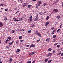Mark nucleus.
<instances>
[{
    "label": "nucleus",
    "mask_w": 63,
    "mask_h": 63,
    "mask_svg": "<svg viewBox=\"0 0 63 63\" xmlns=\"http://www.w3.org/2000/svg\"><path fill=\"white\" fill-rule=\"evenodd\" d=\"M50 40V39L49 38H47L46 40V41L47 42H49Z\"/></svg>",
    "instance_id": "1"
},
{
    "label": "nucleus",
    "mask_w": 63,
    "mask_h": 63,
    "mask_svg": "<svg viewBox=\"0 0 63 63\" xmlns=\"http://www.w3.org/2000/svg\"><path fill=\"white\" fill-rule=\"evenodd\" d=\"M52 53H48L47 54V56H51V55H52Z\"/></svg>",
    "instance_id": "2"
},
{
    "label": "nucleus",
    "mask_w": 63,
    "mask_h": 63,
    "mask_svg": "<svg viewBox=\"0 0 63 63\" xmlns=\"http://www.w3.org/2000/svg\"><path fill=\"white\" fill-rule=\"evenodd\" d=\"M36 53V52H32L30 54H29V55H32L33 54H34V53Z\"/></svg>",
    "instance_id": "3"
},
{
    "label": "nucleus",
    "mask_w": 63,
    "mask_h": 63,
    "mask_svg": "<svg viewBox=\"0 0 63 63\" xmlns=\"http://www.w3.org/2000/svg\"><path fill=\"white\" fill-rule=\"evenodd\" d=\"M49 24V22H46V23L45 24V26H47L48 25V24Z\"/></svg>",
    "instance_id": "4"
},
{
    "label": "nucleus",
    "mask_w": 63,
    "mask_h": 63,
    "mask_svg": "<svg viewBox=\"0 0 63 63\" xmlns=\"http://www.w3.org/2000/svg\"><path fill=\"white\" fill-rule=\"evenodd\" d=\"M53 11L54 12H56L57 13V12H58V9H54L53 10Z\"/></svg>",
    "instance_id": "5"
},
{
    "label": "nucleus",
    "mask_w": 63,
    "mask_h": 63,
    "mask_svg": "<svg viewBox=\"0 0 63 63\" xmlns=\"http://www.w3.org/2000/svg\"><path fill=\"white\" fill-rule=\"evenodd\" d=\"M3 25V24L2 22L0 23V27H2Z\"/></svg>",
    "instance_id": "6"
},
{
    "label": "nucleus",
    "mask_w": 63,
    "mask_h": 63,
    "mask_svg": "<svg viewBox=\"0 0 63 63\" xmlns=\"http://www.w3.org/2000/svg\"><path fill=\"white\" fill-rule=\"evenodd\" d=\"M7 39H9V40H11V37L10 36H8L7 37Z\"/></svg>",
    "instance_id": "7"
},
{
    "label": "nucleus",
    "mask_w": 63,
    "mask_h": 63,
    "mask_svg": "<svg viewBox=\"0 0 63 63\" xmlns=\"http://www.w3.org/2000/svg\"><path fill=\"white\" fill-rule=\"evenodd\" d=\"M12 61V58H10L9 60V63H11Z\"/></svg>",
    "instance_id": "8"
},
{
    "label": "nucleus",
    "mask_w": 63,
    "mask_h": 63,
    "mask_svg": "<svg viewBox=\"0 0 63 63\" xmlns=\"http://www.w3.org/2000/svg\"><path fill=\"white\" fill-rule=\"evenodd\" d=\"M34 47V45L33 44H32L30 47V48H31V47Z\"/></svg>",
    "instance_id": "9"
},
{
    "label": "nucleus",
    "mask_w": 63,
    "mask_h": 63,
    "mask_svg": "<svg viewBox=\"0 0 63 63\" xmlns=\"http://www.w3.org/2000/svg\"><path fill=\"white\" fill-rule=\"evenodd\" d=\"M42 4V2L41 1H40L39 2V3L38 4V6H40V5Z\"/></svg>",
    "instance_id": "10"
},
{
    "label": "nucleus",
    "mask_w": 63,
    "mask_h": 63,
    "mask_svg": "<svg viewBox=\"0 0 63 63\" xmlns=\"http://www.w3.org/2000/svg\"><path fill=\"white\" fill-rule=\"evenodd\" d=\"M35 17L36 18H35L37 20L38 19V18H39V16H38L37 15L35 16Z\"/></svg>",
    "instance_id": "11"
},
{
    "label": "nucleus",
    "mask_w": 63,
    "mask_h": 63,
    "mask_svg": "<svg viewBox=\"0 0 63 63\" xmlns=\"http://www.w3.org/2000/svg\"><path fill=\"white\" fill-rule=\"evenodd\" d=\"M49 19V16H47V17L46 18V20H47L48 19Z\"/></svg>",
    "instance_id": "12"
},
{
    "label": "nucleus",
    "mask_w": 63,
    "mask_h": 63,
    "mask_svg": "<svg viewBox=\"0 0 63 63\" xmlns=\"http://www.w3.org/2000/svg\"><path fill=\"white\" fill-rule=\"evenodd\" d=\"M37 35L38 36H40V37H42V36H41V34H40V33H38Z\"/></svg>",
    "instance_id": "13"
},
{
    "label": "nucleus",
    "mask_w": 63,
    "mask_h": 63,
    "mask_svg": "<svg viewBox=\"0 0 63 63\" xmlns=\"http://www.w3.org/2000/svg\"><path fill=\"white\" fill-rule=\"evenodd\" d=\"M4 20H5V21L7 20H8V18H7V17H6L4 18Z\"/></svg>",
    "instance_id": "14"
},
{
    "label": "nucleus",
    "mask_w": 63,
    "mask_h": 63,
    "mask_svg": "<svg viewBox=\"0 0 63 63\" xmlns=\"http://www.w3.org/2000/svg\"><path fill=\"white\" fill-rule=\"evenodd\" d=\"M19 39H22V36H20L19 37Z\"/></svg>",
    "instance_id": "15"
},
{
    "label": "nucleus",
    "mask_w": 63,
    "mask_h": 63,
    "mask_svg": "<svg viewBox=\"0 0 63 63\" xmlns=\"http://www.w3.org/2000/svg\"><path fill=\"white\" fill-rule=\"evenodd\" d=\"M57 36L56 35H54L53 36V39H55V38Z\"/></svg>",
    "instance_id": "16"
},
{
    "label": "nucleus",
    "mask_w": 63,
    "mask_h": 63,
    "mask_svg": "<svg viewBox=\"0 0 63 63\" xmlns=\"http://www.w3.org/2000/svg\"><path fill=\"white\" fill-rule=\"evenodd\" d=\"M48 60V59H45V62H47V61Z\"/></svg>",
    "instance_id": "17"
},
{
    "label": "nucleus",
    "mask_w": 63,
    "mask_h": 63,
    "mask_svg": "<svg viewBox=\"0 0 63 63\" xmlns=\"http://www.w3.org/2000/svg\"><path fill=\"white\" fill-rule=\"evenodd\" d=\"M37 20H38L37 19H36V18H35L33 19V21H37Z\"/></svg>",
    "instance_id": "18"
},
{
    "label": "nucleus",
    "mask_w": 63,
    "mask_h": 63,
    "mask_svg": "<svg viewBox=\"0 0 63 63\" xmlns=\"http://www.w3.org/2000/svg\"><path fill=\"white\" fill-rule=\"evenodd\" d=\"M17 52H18L20 51V49H19L18 48L17 49Z\"/></svg>",
    "instance_id": "19"
},
{
    "label": "nucleus",
    "mask_w": 63,
    "mask_h": 63,
    "mask_svg": "<svg viewBox=\"0 0 63 63\" xmlns=\"http://www.w3.org/2000/svg\"><path fill=\"white\" fill-rule=\"evenodd\" d=\"M38 31H36L34 32V34H38Z\"/></svg>",
    "instance_id": "20"
},
{
    "label": "nucleus",
    "mask_w": 63,
    "mask_h": 63,
    "mask_svg": "<svg viewBox=\"0 0 63 63\" xmlns=\"http://www.w3.org/2000/svg\"><path fill=\"white\" fill-rule=\"evenodd\" d=\"M8 41H10V40H9V39H7L6 40V41H5L6 43H7V42H8Z\"/></svg>",
    "instance_id": "21"
},
{
    "label": "nucleus",
    "mask_w": 63,
    "mask_h": 63,
    "mask_svg": "<svg viewBox=\"0 0 63 63\" xmlns=\"http://www.w3.org/2000/svg\"><path fill=\"white\" fill-rule=\"evenodd\" d=\"M60 47V45H57V47Z\"/></svg>",
    "instance_id": "22"
},
{
    "label": "nucleus",
    "mask_w": 63,
    "mask_h": 63,
    "mask_svg": "<svg viewBox=\"0 0 63 63\" xmlns=\"http://www.w3.org/2000/svg\"><path fill=\"white\" fill-rule=\"evenodd\" d=\"M49 51H51L52 50V49L51 48H49L48 49Z\"/></svg>",
    "instance_id": "23"
},
{
    "label": "nucleus",
    "mask_w": 63,
    "mask_h": 63,
    "mask_svg": "<svg viewBox=\"0 0 63 63\" xmlns=\"http://www.w3.org/2000/svg\"><path fill=\"white\" fill-rule=\"evenodd\" d=\"M56 40H57V38H55V39H54L53 40V42H55L56 41Z\"/></svg>",
    "instance_id": "24"
},
{
    "label": "nucleus",
    "mask_w": 63,
    "mask_h": 63,
    "mask_svg": "<svg viewBox=\"0 0 63 63\" xmlns=\"http://www.w3.org/2000/svg\"><path fill=\"white\" fill-rule=\"evenodd\" d=\"M51 61H52V60H50L49 61H48V63H51Z\"/></svg>",
    "instance_id": "25"
},
{
    "label": "nucleus",
    "mask_w": 63,
    "mask_h": 63,
    "mask_svg": "<svg viewBox=\"0 0 63 63\" xmlns=\"http://www.w3.org/2000/svg\"><path fill=\"white\" fill-rule=\"evenodd\" d=\"M61 54V52H59V53L57 54V55H60Z\"/></svg>",
    "instance_id": "26"
},
{
    "label": "nucleus",
    "mask_w": 63,
    "mask_h": 63,
    "mask_svg": "<svg viewBox=\"0 0 63 63\" xmlns=\"http://www.w3.org/2000/svg\"><path fill=\"white\" fill-rule=\"evenodd\" d=\"M28 32L29 33H30L31 32V30L28 31Z\"/></svg>",
    "instance_id": "27"
},
{
    "label": "nucleus",
    "mask_w": 63,
    "mask_h": 63,
    "mask_svg": "<svg viewBox=\"0 0 63 63\" xmlns=\"http://www.w3.org/2000/svg\"><path fill=\"white\" fill-rule=\"evenodd\" d=\"M30 6H31V5L30 4H29L28 5V7L29 8H30Z\"/></svg>",
    "instance_id": "28"
},
{
    "label": "nucleus",
    "mask_w": 63,
    "mask_h": 63,
    "mask_svg": "<svg viewBox=\"0 0 63 63\" xmlns=\"http://www.w3.org/2000/svg\"><path fill=\"white\" fill-rule=\"evenodd\" d=\"M31 63V61H29L28 62H27L26 63Z\"/></svg>",
    "instance_id": "29"
},
{
    "label": "nucleus",
    "mask_w": 63,
    "mask_h": 63,
    "mask_svg": "<svg viewBox=\"0 0 63 63\" xmlns=\"http://www.w3.org/2000/svg\"><path fill=\"white\" fill-rule=\"evenodd\" d=\"M16 19V18H15V19L14 20V21H15H15H19V20H17V19Z\"/></svg>",
    "instance_id": "30"
},
{
    "label": "nucleus",
    "mask_w": 63,
    "mask_h": 63,
    "mask_svg": "<svg viewBox=\"0 0 63 63\" xmlns=\"http://www.w3.org/2000/svg\"><path fill=\"white\" fill-rule=\"evenodd\" d=\"M4 6V4L3 3H2L0 5V6Z\"/></svg>",
    "instance_id": "31"
},
{
    "label": "nucleus",
    "mask_w": 63,
    "mask_h": 63,
    "mask_svg": "<svg viewBox=\"0 0 63 63\" xmlns=\"http://www.w3.org/2000/svg\"><path fill=\"white\" fill-rule=\"evenodd\" d=\"M57 18H58V19H59V18H60V16H58L57 17Z\"/></svg>",
    "instance_id": "32"
},
{
    "label": "nucleus",
    "mask_w": 63,
    "mask_h": 63,
    "mask_svg": "<svg viewBox=\"0 0 63 63\" xmlns=\"http://www.w3.org/2000/svg\"><path fill=\"white\" fill-rule=\"evenodd\" d=\"M8 10V9L7 8H6L4 9V11H7Z\"/></svg>",
    "instance_id": "33"
},
{
    "label": "nucleus",
    "mask_w": 63,
    "mask_h": 63,
    "mask_svg": "<svg viewBox=\"0 0 63 63\" xmlns=\"http://www.w3.org/2000/svg\"><path fill=\"white\" fill-rule=\"evenodd\" d=\"M23 20V18H21L19 20V21H21V20Z\"/></svg>",
    "instance_id": "34"
},
{
    "label": "nucleus",
    "mask_w": 63,
    "mask_h": 63,
    "mask_svg": "<svg viewBox=\"0 0 63 63\" xmlns=\"http://www.w3.org/2000/svg\"><path fill=\"white\" fill-rule=\"evenodd\" d=\"M35 26V25H34V24H33L31 26V27H33L34 26Z\"/></svg>",
    "instance_id": "35"
},
{
    "label": "nucleus",
    "mask_w": 63,
    "mask_h": 63,
    "mask_svg": "<svg viewBox=\"0 0 63 63\" xmlns=\"http://www.w3.org/2000/svg\"><path fill=\"white\" fill-rule=\"evenodd\" d=\"M40 41V39H39L38 40H37L36 41V42H37V43H38V42H39Z\"/></svg>",
    "instance_id": "36"
},
{
    "label": "nucleus",
    "mask_w": 63,
    "mask_h": 63,
    "mask_svg": "<svg viewBox=\"0 0 63 63\" xmlns=\"http://www.w3.org/2000/svg\"><path fill=\"white\" fill-rule=\"evenodd\" d=\"M43 5L44 6H46V3H44L43 4Z\"/></svg>",
    "instance_id": "37"
},
{
    "label": "nucleus",
    "mask_w": 63,
    "mask_h": 63,
    "mask_svg": "<svg viewBox=\"0 0 63 63\" xmlns=\"http://www.w3.org/2000/svg\"><path fill=\"white\" fill-rule=\"evenodd\" d=\"M26 6V5L24 3V5H23V7H25Z\"/></svg>",
    "instance_id": "38"
},
{
    "label": "nucleus",
    "mask_w": 63,
    "mask_h": 63,
    "mask_svg": "<svg viewBox=\"0 0 63 63\" xmlns=\"http://www.w3.org/2000/svg\"><path fill=\"white\" fill-rule=\"evenodd\" d=\"M9 46H6V48H8L9 47Z\"/></svg>",
    "instance_id": "39"
},
{
    "label": "nucleus",
    "mask_w": 63,
    "mask_h": 63,
    "mask_svg": "<svg viewBox=\"0 0 63 63\" xmlns=\"http://www.w3.org/2000/svg\"><path fill=\"white\" fill-rule=\"evenodd\" d=\"M38 5H36V9H38Z\"/></svg>",
    "instance_id": "40"
},
{
    "label": "nucleus",
    "mask_w": 63,
    "mask_h": 63,
    "mask_svg": "<svg viewBox=\"0 0 63 63\" xmlns=\"http://www.w3.org/2000/svg\"><path fill=\"white\" fill-rule=\"evenodd\" d=\"M61 56H63V53H62L61 54Z\"/></svg>",
    "instance_id": "41"
},
{
    "label": "nucleus",
    "mask_w": 63,
    "mask_h": 63,
    "mask_svg": "<svg viewBox=\"0 0 63 63\" xmlns=\"http://www.w3.org/2000/svg\"><path fill=\"white\" fill-rule=\"evenodd\" d=\"M15 32V30H12V33H14Z\"/></svg>",
    "instance_id": "42"
},
{
    "label": "nucleus",
    "mask_w": 63,
    "mask_h": 63,
    "mask_svg": "<svg viewBox=\"0 0 63 63\" xmlns=\"http://www.w3.org/2000/svg\"><path fill=\"white\" fill-rule=\"evenodd\" d=\"M30 18L31 19H32V16H31L30 17Z\"/></svg>",
    "instance_id": "43"
},
{
    "label": "nucleus",
    "mask_w": 63,
    "mask_h": 63,
    "mask_svg": "<svg viewBox=\"0 0 63 63\" xmlns=\"http://www.w3.org/2000/svg\"><path fill=\"white\" fill-rule=\"evenodd\" d=\"M52 30H53V29H54V27H52V28H51Z\"/></svg>",
    "instance_id": "44"
},
{
    "label": "nucleus",
    "mask_w": 63,
    "mask_h": 63,
    "mask_svg": "<svg viewBox=\"0 0 63 63\" xmlns=\"http://www.w3.org/2000/svg\"><path fill=\"white\" fill-rule=\"evenodd\" d=\"M54 34V32H53L51 33V34L53 35V34Z\"/></svg>",
    "instance_id": "45"
},
{
    "label": "nucleus",
    "mask_w": 63,
    "mask_h": 63,
    "mask_svg": "<svg viewBox=\"0 0 63 63\" xmlns=\"http://www.w3.org/2000/svg\"><path fill=\"white\" fill-rule=\"evenodd\" d=\"M9 45H12V43L11 42L9 44Z\"/></svg>",
    "instance_id": "46"
},
{
    "label": "nucleus",
    "mask_w": 63,
    "mask_h": 63,
    "mask_svg": "<svg viewBox=\"0 0 63 63\" xmlns=\"http://www.w3.org/2000/svg\"><path fill=\"white\" fill-rule=\"evenodd\" d=\"M24 29H22V30H21V31H24Z\"/></svg>",
    "instance_id": "47"
},
{
    "label": "nucleus",
    "mask_w": 63,
    "mask_h": 63,
    "mask_svg": "<svg viewBox=\"0 0 63 63\" xmlns=\"http://www.w3.org/2000/svg\"><path fill=\"white\" fill-rule=\"evenodd\" d=\"M32 19H29V20L31 21L32 20Z\"/></svg>",
    "instance_id": "48"
},
{
    "label": "nucleus",
    "mask_w": 63,
    "mask_h": 63,
    "mask_svg": "<svg viewBox=\"0 0 63 63\" xmlns=\"http://www.w3.org/2000/svg\"><path fill=\"white\" fill-rule=\"evenodd\" d=\"M57 43H56V44H54V46H56V45H57Z\"/></svg>",
    "instance_id": "49"
},
{
    "label": "nucleus",
    "mask_w": 63,
    "mask_h": 63,
    "mask_svg": "<svg viewBox=\"0 0 63 63\" xmlns=\"http://www.w3.org/2000/svg\"><path fill=\"white\" fill-rule=\"evenodd\" d=\"M46 13V12H44L43 14L42 15H44Z\"/></svg>",
    "instance_id": "50"
},
{
    "label": "nucleus",
    "mask_w": 63,
    "mask_h": 63,
    "mask_svg": "<svg viewBox=\"0 0 63 63\" xmlns=\"http://www.w3.org/2000/svg\"><path fill=\"white\" fill-rule=\"evenodd\" d=\"M53 53H55V51L53 50L52 51Z\"/></svg>",
    "instance_id": "51"
},
{
    "label": "nucleus",
    "mask_w": 63,
    "mask_h": 63,
    "mask_svg": "<svg viewBox=\"0 0 63 63\" xmlns=\"http://www.w3.org/2000/svg\"><path fill=\"white\" fill-rule=\"evenodd\" d=\"M60 30V29H59L58 30H57V32H58Z\"/></svg>",
    "instance_id": "52"
},
{
    "label": "nucleus",
    "mask_w": 63,
    "mask_h": 63,
    "mask_svg": "<svg viewBox=\"0 0 63 63\" xmlns=\"http://www.w3.org/2000/svg\"><path fill=\"white\" fill-rule=\"evenodd\" d=\"M15 10H17V8H15Z\"/></svg>",
    "instance_id": "53"
},
{
    "label": "nucleus",
    "mask_w": 63,
    "mask_h": 63,
    "mask_svg": "<svg viewBox=\"0 0 63 63\" xmlns=\"http://www.w3.org/2000/svg\"><path fill=\"white\" fill-rule=\"evenodd\" d=\"M19 12V11H17L16 13H18V12Z\"/></svg>",
    "instance_id": "54"
},
{
    "label": "nucleus",
    "mask_w": 63,
    "mask_h": 63,
    "mask_svg": "<svg viewBox=\"0 0 63 63\" xmlns=\"http://www.w3.org/2000/svg\"><path fill=\"white\" fill-rule=\"evenodd\" d=\"M14 42H15V41H13L12 42H11V43L12 44H13V43H14Z\"/></svg>",
    "instance_id": "55"
},
{
    "label": "nucleus",
    "mask_w": 63,
    "mask_h": 63,
    "mask_svg": "<svg viewBox=\"0 0 63 63\" xmlns=\"http://www.w3.org/2000/svg\"><path fill=\"white\" fill-rule=\"evenodd\" d=\"M20 42H23V40H21Z\"/></svg>",
    "instance_id": "56"
},
{
    "label": "nucleus",
    "mask_w": 63,
    "mask_h": 63,
    "mask_svg": "<svg viewBox=\"0 0 63 63\" xmlns=\"http://www.w3.org/2000/svg\"><path fill=\"white\" fill-rule=\"evenodd\" d=\"M32 1H33V2H35L36 1V0H32Z\"/></svg>",
    "instance_id": "57"
},
{
    "label": "nucleus",
    "mask_w": 63,
    "mask_h": 63,
    "mask_svg": "<svg viewBox=\"0 0 63 63\" xmlns=\"http://www.w3.org/2000/svg\"><path fill=\"white\" fill-rule=\"evenodd\" d=\"M1 41H2V40H0V44L1 43Z\"/></svg>",
    "instance_id": "58"
},
{
    "label": "nucleus",
    "mask_w": 63,
    "mask_h": 63,
    "mask_svg": "<svg viewBox=\"0 0 63 63\" xmlns=\"http://www.w3.org/2000/svg\"><path fill=\"white\" fill-rule=\"evenodd\" d=\"M35 62V60H34V61H33V62H32L33 63H34V62Z\"/></svg>",
    "instance_id": "59"
},
{
    "label": "nucleus",
    "mask_w": 63,
    "mask_h": 63,
    "mask_svg": "<svg viewBox=\"0 0 63 63\" xmlns=\"http://www.w3.org/2000/svg\"><path fill=\"white\" fill-rule=\"evenodd\" d=\"M24 4H25L26 5H27V2H26V3H25Z\"/></svg>",
    "instance_id": "60"
},
{
    "label": "nucleus",
    "mask_w": 63,
    "mask_h": 63,
    "mask_svg": "<svg viewBox=\"0 0 63 63\" xmlns=\"http://www.w3.org/2000/svg\"><path fill=\"white\" fill-rule=\"evenodd\" d=\"M29 45H28L27 46V47H29Z\"/></svg>",
    "instance_id": "61"
},
{
    "label": "nucleus",
    "mask_w": 63,
    "mask_h": 63,
    "mask_svg": "<svg viewBox=\"0 0 63 63\" xmlns=\"http://www.w3.org/2000/svg\"><path fill=\"white\" fill-rule=\"evenodd\" d=\"M39 14H40V15H42V14H41V13H39Z\"/></svg>",
    "instance_id": "62"
},
{
    "label": "nucleus",
    "mask_w": 63,
    "mask_h": 63,
    "mask_svg": "<svg viewBox=\"0 0 63 63\" xmlns=\"http://www.w3.org/2000/svg\"><path fill=\"white\" fill-rule=\"evenodd\" d=\"M55 30H54V31H53V32H55Z\"/></svg>",
    "instance_id": "63"
},
{
    "label": "nucleus",
    "mask_w": 63,
    "mask_h": 63,
    "mask_svg": "<svg viewBox=\"0 0 63 63\" xmlns=\"http://www.w3.org/2000/svg\"><path fill=\"white\" fill-rule=\"evenodd\" d=\"M62 45H63V42L62 43Z\"/></svg>",
    "instance_id": "64"
}]
</instances>
